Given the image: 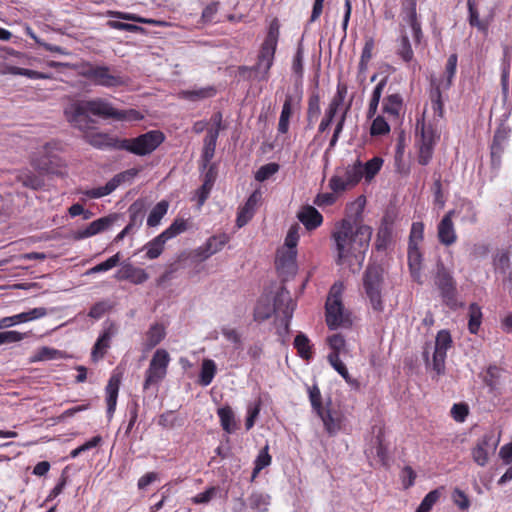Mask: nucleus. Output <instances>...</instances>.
I'll list each match as a JSON object with an SVG mask.
<instances>
[{"label":"nucleus","instance_id":"f257e3e1","mask_svg":"<svg viewBox=\"0 0 512 512\" xmlns=\"http://www.w3.org/2000/svg\"><path fill=\"white\" fill-rule=\"evenodd\" d=\"M371 236L370 226L361 224L353 230L349 220H342L332 233L337 251L336 263L348 265L353 272L359 270L369 248Z\"/></svg>","mask_w":512,"mask_h":512},{"label":"nucleus","instance_id":"f03ea898","mask_svg":"<svg viewBox=\"0 0 512 512\" xmlns=\"http://www.w3.org/2000/svg\"><path fill=\"white\" fill-rule=\"evenodd\" d=\"M91 115L103 119L119 117L116 114V108L103 98L74 101L64 109L67 122L80 131L89 130L95 125L96 121L91 118Z\"/></svg>","mask_w":512,"mask_h":512},{"label":"nucleus","instance_id":"7ed1b4c3","mask_svg":"<svg viewBox=\"0 0 512 512\" xmlns=\"http://www.w3.org/2000/svg\"><path fill=\"white\" fill-rule=\"evenodd\" d=\"M383 285L382 267L376 264L369 265L363 275V287L372 309L376 312H382L384 309L382 301Z\"/></svg>","mask_w":512,"mask_h":512},{"label":"nucleus","instance_id":"20e7f679","mask_svg":"<svg viewBox=\"0 0 512 512\" xmlns=\"http://www.w3.org/2000/svg\"><path fill=\"white\" fill-rule=\"evenodd\" d=\"M80 75L89 79L95 85L105 88H115L127 84L125 77L106 65L85 63L82 65Z\"/></svg>","mask_w":512,"mask_h":512},{"label":"nucleus","instance_id":"39448f33","mask_svg":"<svg viewBox=\"0 0 512 512\" xmlns=\"http://www.w3.org/2000/svg\"><path fill=\"white\" fill-rule=\"evenodd\" d=\"M342 290L343 285L341 283L334 284L326 301V323L331 330L351 325L349 315L345 313L341 302Z\"/></svg>","mask_w":512,"mask_h":512},{"label":"nucleus","instance_id":"423d86ee","mask_svg":"<svg viewBox=\"0 0 512 512\" xmlns=\"http://www.w3.org/2000/svg\"><path fill=\"white\" fill-rule=\"evenodd\" d=\"M165 136L159 130H151L138 137L121 139L119 150H125L138 156L152 153L164 141Z\"/></svg>","mask_w":512,"mask_h":512},{"label":"nucleus","instance_id":"0eeeda50","mask_svg":"<svg viewBox=\"0 0 512 512\" xmlns=\"http://www.w3.org/2000/svg\"><path fill=\"white\" fill-rule=\"evenodd\" d=\"M279 37V26L276 21L272 22L268 33L265 37L264 42L262 43L258 61L254 67V69L258 73H262V78L266 79L270 68L274 62V56L278 44Z\"/></svg>","mask_w":512,"mask_h":512},{"label":"nucleus","instance_id":"6e6552de","mask_svg":"<svg viewBox=\"0 0 512 512\" xmlns=\"http://www.w3.org/2000/svg\"><path fill=\"white\" fill-rule=\"evenodd\" d=\"M171 357L167 350L157 349L145 371L143 389L148 390L152 386H158L166 377Z\"/></svg>","mask_w":512,"mask_h":512},{"label":"nucleus","instance_id":"1a4fd4ad","mask_svg":"<svg viewBox=\"0 0 512 512\" xmlns=\"http://www.w3.org/2000/svg\"><path fill=\"white\" fill-rule=\"evenodd\" d=\"M362 178L361 161L357 160L344 169H337L335 175L329 181V187L334 193H340L355 187Z\"/></svg>","mask_w":512,"mask_h":512},{"label":"nucleus","instance_id":"9d476101","mask_svg":"<svg viewBox=\"0 0 512 512\" xmlns=\"http://www.w3.org/2000/svg\"><path fill=\"white\" fill-rule=\"evenodd\" d=\"M416 7V0H401L399 16L401 19V25L410 27L413 41L418 45L423 38V32Z\"/></svg>","mask_w":512,"mask_h":512},{"label":"nucleus","instance_id":"9b49d317","mask_svg":"<svg viewBox=\"0 0 512 512\" xmlns=\"http://www.w3.org/2000/svg\"><path fill=\"white\" fill-rule=\"evenodd\" d=\"M273 307L275 313L281 316V325L283 326L284 332L288 333L289 324L293 316V312L296 307V303L291 298L290 292L285 288L281 287L275 297Z\"/></svg>","mask_w":512,"mask_h":512},{"label":"nucleus","instance_id":"f8f14e48","mask_svg":"<svg viewBox=\"0 0 512 512\" xmlns=\"http://www.w3.org/2000/svg\"><path fill=\"white\" fill-rule=\"evenodd\" d=\"M439 138L436 129L432 124H426L424 121L421 124V137L419 141V164L427 165L433 156L434 146Z\"/></svg>","mask_w":512,"mask_h":512},{"label":"nucleus","instance_id":"ddd939ff","mask_svg":"<svg viewBox=\"0 0 512 512\" xmlns=\"http://www.w3.org/2000/svg\"><path fill=\"white\" fill-rule=\"evenodd\" d=\"M452 345V338L447 330H440L435 339V347L432 359L433 370L438 374H443L445 370V359L448 349Z\"/></svg>","mask_w":512,"mask_h":512},{"label":"nucleus","instance_id":"4468645a","mask_svg":"<svg viewBox=\"0 0 512 512\" xmlns=\"http://www.w3.org/2000/svg\"><path fill=\"white\" fill-rule=\"evenodd\" d=\"M435 284L439 288L444 301L448 305L453 304L455 301L456 284L451 273L441 262L437 264Z\"/></svg>","mask_w":512,"mask_h":512},{"label":"nucleus","instance_id":"2eb2a0df","mask_svg":"<svg viewBox=\"0 0 512 512\" xmlns=\"http://www.w3.org/2000/svg\"><path fill=\"white\" fill-rule=\"evenodd\" d=\"M497 442H494V436L492 433H486L478 439L476 445L471 451L474 462L483 467L489 461L490 454L496 450Z\"/></svg>","mask_w":512,"mask_h":512},{"label":"nucleus","instance_id":"dca6fc26","mask_svg":"<svg viewBox=\"0 0 512 512\" xmlns=\"http://www.w3.org/2000/svg\"><path fill=\"white\" fill-rule=\"evenodd\" d=\"M116 326L113 323L106 324L102 333L97 338L91 352V358L94 362L102 359L110 347V343L116 334Z\"/></svg>","mask_w":512,"mask_h":512},{"label":"nucleus","instance_id":"f3484780","mask_svg":"<svg viewBox=\"0 0 512 512\" xmlns=\"http://www.w3.org/2000/svg\"><path fill=\"white\" fill-rule=\"evenodd\" d=\"M396 55L407 64V66L413 71V73L420 69V66L415 59L414 52L412 49L411 42L409 40V36L405 31L401 32V35L398 40Z\"/></svg>","mask_w":512,"mask_h":512},{"label":"nucleus","instance_id":"a211bd4d","mask_svg":"<svg viewBox=\"0 0 512 512\" xmlns=\"http://www.w3.org/2000/svg\"><path fill=\"white\" fill-rule=\"evenodd\" d=\"M115 220V215H109L106 217L99 218L91 222L87 227L75 231L73 238L76 240H81L94 236L110 227Z\"/></svg>","mask_w":512,"mask_h":512},{"label":"nucleus","instance_id":"6ab92c4d","mask_svg":"<svg viewBox=\"0 0 512 512\" xmlns=\"http://www.w3.org/2000/svg\"><path fill=\"white\" fill-rule=\"evenodd\" d=\"M83 132L85 141L91 146L98 149L114 148L119 150L121 139L103 132H89V130Z\"/></svg>","mask_w":512,"mask_h":512},{"label":"nucleus","instance_id":"aec40b11","mask_svg":"<svg viewBox=\"0 0 512 512\" xmlns=\"http://www.w3.org/2000/svg\"><path fill=\"white\" fill-rule=\"evenodd\" d=\"M456 213V210H451L447 212L440 223L438 224V238L439 241L446 245L450 246L455 243L457 236L454 229V225L452 222V217Z\"/></svg>","mask_w":512,"mask_h":512},{"label":"nucleus","instance_id":"412c9836","mask_svg":"<svg viewBox=\"0 0 512 512\" xmlns=\"http://www.w3.org/2000/svg\"><path fill=\"white\" fill-rule=\"evenodd\" d=\"M129 172H123L116 174L112 179H110L104 186L89 189L83 191V194L91 199H98L104 196L111 194L116 188L125 181Z\"/></svg>","mask_w":512,"mask_h":512},{"label":"nucleus","instance_id":"4be33fe9","mask_svg":"<svg viewBox=\"0 0 512 512\" xmlns=\"http://www.w3.org/2000/svg\"><path fill=\"white\" fill-rule=\"evenodd\" d=\"M115 278L119 281L128 280L133 284H142L146 282L149 275L142 268L133 266L132 264H124L116 272Z\"/></svg>","mask_w":512,"mask_h":512},{"label":"nucleus","instance_id":"5701e85b","mask_svg":"<svg viewBox=\"0 0 512 512\" xmlns=\"http://www.w3.org/2000/svg\"><path fill=\"white\" fill-rule=\"evenodd\" d=\"M51 148V145L47 143L33 156L31 164L36 170L45 173L52 170L55 157L51 152Z\"/></svg>","mask_w":512,"mask_h":512},{"label":"nucleus","instance_id":"b1692460","mask_svg":"<svg viewBox=\"0 0 512 512\" xmlns=\"http://www.w3.org/2000/svg\"><path fill=\"white\" fill-rule=\"evenodd\" d=\"M260 199L261 194L258 191H255L250 195L244 206L238 212L236 219L238 227H243L251 220Z\"/></svg>","mask_w":512,"mask_h":512},{"label":"nucleus","instance_id":"393cba45","mask_svg":"<svg viewBox=\"0 0 512 512\" xmlns=\"http://www.w3.org/2000/svg\"><path fill=\"white\" fill-rule=\"evenodd\" d=\"M508 141V132L505 129H498L491 144V160L494 167H499L501 155Z\"/></svg>","mask_w":512,"mask_h":512},{"label":"nucleus","instance_id":"a878e982","mask_svg":"<svg viewBox=\"0 0 512 512\" xmlns=\"http://www.w3.org/2000/svg\"><path fill=\"white\" fill-rule=\"evenodd\" d=\"M408 267L412 279L421 284L422 283V262L423 256L419 247H408Z\"/></svg>","mask_w":512,"mask_h":512},{"label":"nucleus","instance_id":"bb28decb","mask_svg":"<svg viewBox=\"0 0 512 512\" xmlns=\"http://www.w3.org/2000/svg\"><path fill=\"white\" fill-rule=\"evenodd\" d=\"M298 101L292 95H286L278 122V132L286 134L289 130L290 117L294 108L298 106Z\"/></svg>","mask_w":512,"mask_h":512},{"label":"nucleus","instance_id":"cd10ccee","mask_svg":"<svg viewBox=\"0 0 512 512\" xmlns=\"http://www.w3.org/2000/svg\"><path fill=\"white\" fill-rule=\"evenodd\" d=\"M119 386H120L119 377L112 375L110 377L108 384L106 386V389H105L106 403H107V415L109 418H111L113 416L115 409H116Z\"/></svg>","mask_w":512,"mask_h":512},{"label":"nucleus","instance_id":"c85d7f7f","mask_svg":"<svg viewBox=\"0 0 512 512\" xmlns=\"http://www.w3.org/2000/svg\"><path fill=\"white\" fill-rule=\"evenodd\" d=\"M299 221L308 229L312 230L321 225L322 215L312 206H305L298 213Z\"/></svg>","mask_w":512,"mask_h":512},{"label":"nucleus","instance_id":"c756f323","mask_svg":"<svg viewBox=\"0 0 512 512\" xmlns=\"http://www.w3.org/2000/svg\"><path fill=\"white\" fill-rule=\"evenodd\" d=\"M276 267L281 273H294L296 269V251H279L276 258Z\"/></svg>","mask_w":512,"mask_h":512},{"label":"nucleus","instance_id":"7c9ffc66","mask_svg":"<svg viewBox=\"0 0 512 512\" xmlns=\"http://www.w3.org/2000/svg\"><path fill=\"white\" fill-rule=\"evenodd\" d=\"M165 335V328L162 324H152L145 334V338L143 341L144 349L147 351L151 350L165 338Z\"/></svg>","mask_w":512,"mask_h":512},{"label":"nucleus","instance_id":"2f4dec72","mask_svg":"<svg viewBox=\"0 0 512 512\" xmlns=\"http://www.w3.org/2000/svg\"><path fill=\"white\" fill-rule=\"evenodd\" d=\"M457 61H458V57L456 54H451L448 57L446 67H445V77L440 79L438 81V83L433 81L432 85L434 87H440L443 90H448L451 87L452 80L456 73Z\"/></svg>","mask_w":512,"mask_h":512},{"label":"nucleus","instance_id":"473e14b6","mask_svg":"<svg viewBox=\"0 0 512 512\" xmlns=\"http://www.w3.org/2000/svg\"><path fill=\"white\" fill-rule=\"evenodd\" d=\"M443 89L440 87H434L431 90L430 93V100H431V109L433 111L432 115V126L437 125L440 119L443 117V101L441 92Z\"/></svg>","mask_w":512,"mask_h":512},{"label":"nucleus","instance_id":"72a5a7b5","mask_svg":"<svg viewBox=\"0 0 512 512\" xmlns=\"http://www.w3.org/2000/svg\"><path fill=\"white\" fill-rule=\"evenodd\" d=\"M218 136L219 134L217 130L209 129L207 131L202 152V160L204 162V166H206L214 157Z\"/></svg>","mask_w":512,"mask_h":512},{"label":"nucleus","instance_id":"f704fd0d","mask_svg":"<svg viewBox=\"0 0 512 512\" xmlns=\"http://www.w3.org/2000/svg\"><path fill=\"white\" fill-rule=\"evenodd\" d=\"M327 359L330 365L343 377L347 384L355 388L359 386L357 380L350 377L345 364L340 359V356H337L336 353H329Z\"/></svg>","mask_w":512,"mask_h":512},{"label":"nucleus","instance_id":"c9c22d12","mask_svg":"<svg viewBox=\"0 0 512 512\" xmlns=\"http://www.w3.org/2000/svg\"><path fill=\"white\" fill-rule=\"evenodd\" d=\"M318 415L321 417L325 429L330 435L336 434L341 429V418L336 412L323 409L321 414Z\"/></svg>","mask_w":512,"mask_h":512},{"label":"nucleus","instance_id":"e433bc0d","mask_svg":"<svg viewBox=\"0 0 512 512\" xmlns=\"http://www.w3.org/2000/svg\"><path fill=\"white\" fill-rule=\"evenodd\" d=\"M217 414L220 418L222 429L228 434L236 430L235 415L229 406H224L218 409Z\"/></svg>","mask_w":512,"mask_h":512},{"label":"nucleus","instance_id":"4c0bfd02","mask_svg":"<svg viewBox=\"0 0 512 512\" xmlns=\"http://www.w3.org/2000/svg\"><path fill=\"white\" fill-rule=\"evenodd\" d=\"M217 372L216 364L211 359H204L201 365V372L199 375V383L206 387L211 384Z\"/></svg>","mask_w":512,"mask_h":512},{"label":"nucleus","instance_id":"58836bf2","mask_svg":"<svg viewBox=\"0 0 512 512\" xmlns=\"http://www.w3.org/2000/svg\"><path fill=\"white\" fill-rule=\"evenodd\" d=\"M166 242L167 240L162 234L149 241L143 248L146 250V257L151 260L158 258L162 254Z\"/></svg>","mask_w":512,"mask_h":512},{"label":"nucleus","instance_id":"ea45409f","mask_svg":"<svg viewBox=\"0 0 512 512\" xmlns=\"http://www.w3.org/2000/svg\"><path fill=\"white\" fill-rule=\"evenodd\" d=\"M392 240V227L386 221L381 224L378 229L375 246L376 249L381 251L385 250Z\"/></svg>","mask_w":512,"mask_h":512},{"label":"nucleus","instance_id":"a19ab883","mask_svg":"<svg viewBox=\"0 0 512 512\" xmlns=\"http://www.w3.org/2000/svg\"><path fill=\"white\" fill-rule=\"evenodd\" d=\"M402 108V98L399 94H391L383 101V112L397 118Z\"/></svg>","mask_w":512,"mask_h":512},{"label":"nucleus","instance_id":"79ce46f5","mask_svg":"<svg viewBox=\"0 0 512 512\" xmlns=\"http://www.w3.org/2000/svg\"><path fill=\"white\" fill-rule=\"evenodd\" d=\"M215 94L216 89L213 86H207L181 92L182 97L190 101H198L206 98H211Z\"/></svg>","mask_w":512,"mask_h":512},{"label":"nucleus","instance_id":"37998d69","mask_svg":"<svg viewBox=\"0 0 512 512\" xmlns=\"http://www.w3.org/2000/svg\"><path fill=\"white\" fill-rule=\"evenodd\" d=\"M168 207H169V204L167 201L162 200V201L158 202L148 215L147 225L149 227L158 226L161 222V219L167 213Z\"/></svg>","mask_w":512,"mask_h":512},{"label":"nucleus","instance_id":"c03bdc74","mask_svg":"<svg viewBox=\"0 0 512 512\" xmlns=\"http://www.w3.org/2000/svg\"><path fill=\"white\" fill-rule=\"evenodd\" d=\"M250 508L259 512H267L270 505V496L262 492H254L248 498Z\"/></svg>","mask_w":512,"mask_h":512},{"label":"nucleus","instance_id":"a18cd8bd","mask_svg":"<svg viewBox=\"0 0 512 512\" xmlns=\"http://www.w3.org/2000/svg\"><path fill=\"white\" fill-rule=\"evenodd\" d=\"M383 165V159L380 157H373L365 164L361 163V170L363 171V178L370 182L375 175L380 171Z\"/></svg>","mask_w":512,"mask_h":512},{"label":"nucleus","instance_id":"49530a36","mask_svg":"<svg viewBox=\"0 0 512 512\" xmlns=\"http://www.w3.org/2000/svg\"><path fill=\"white\" fill-rule=\"evenodd\" d=\"M386 83H387V80L382 79L375 86V88L372 92V95H371V99H370L369 107H368V111H367L368 118H373L375 116L379 102H380V98H381L382 92L386 86Z\"/></svg>","mask_w":512,"mask_h":512},{"label":"nucleus","instance_id":"de8ad7c7","mask_svg":"<svg viewBox=\"0 0 512 512\" xmlns=\"http://www.w3.org/2000/svg\"><path fill=\"white\" fill-rule=\"evenodd\" d=\"M294 347L297 349L301 358L309 360L312 357L310 340L305 334L299 333L295 337Z\"/></svg>","mask_w":512,"mask_h":512},{"label":"nucleus","instance_id":"09e8293b","mask_svg":"<svg viewBox=\"0 0 512 512\" xmlns=\"http://www.w3.org/2000/svg\"><path fill=\"white\" fill-rule=\"evenodd\" d=\"M17 179L23 186L34 190L40 189L43 186V179L28 170L22 171L17 176Z\"/></svg>","mask_w":512,"mask_h":512},{"label":"nucleus","instance_id":"8fccbe9b","mask_svg":"<svg viewBox=\"0 0 512 512\" xmlns=\"http://www.w3.org/2000/svg\"><path fill=\"white\" fill-rule=\"evenodd\" d=\"M482 320L481 308L476 304L472 303L469 306V321L468 329L472 334H476L480 328Z\"/></svg>","mask_w":512,"mask_h":512},{"label":"nucleus","instance_id":"3c124183","mask_svg":"<svg viewBox=\"0 0 512 512\" xmlns=\"http://www.w3.org/2000/svg\"><path fill=\"white\" fill-rule=\"evenodd\" d=\"M456 213L461 215L462 223L474 224L477 221V211L470 202L462 203Z\"/></svg>","mask_w":512,"mask_h":512},{"label":"nucleus","instance_id":"603ef678","mask_svg":"<svg viewBox=\"0 0 512 512\" xmlns=\"http://www.w3.org/2000/svg\"><path fill=\"white\" fill-rule=\"evenodd\" d=\"M214 183V177L212 175L211 170L206 173L204 183L202 186L197 190V197H198V204L199 206H202L204 202L207 200L210 191L213 187Z\"/></svg>","mask_w":512,"mask_h":512},{"label":"nucleus","instance_id":"864d4df0","mask_svg":"<svg viewBox=\"0 0 512 512\" xmlns=\"http://www.w3.org/2000/svg\"><path fill=\"white\" fill-rule=\"evenodd\" d=\"M469 23L481 31L487 30L488 23L479 19V13L475 7V0H468Z\"/></svg>","mask_w":512,"mask_h":512},{"label":"nucleus","instance_id":"5fc2aeb1","mask_svg":"<svg viewBox=\"0 0 512 512\" xmlns=\"http://www.w3.org/2000/svg\"><path fill=\"white\" fill-rule=\"evenodd\" d=\"M187 229V223L184 219H176L167 229L161 234L168 241L177 235L183 233Z\"/></svg>","mask_w":512,"mask_h":512},{"label":"nucleus","instance_id":"6e6d98bb","mask_svg":"<svg viewBox=\"0 0 512 512\" xmlns=\"http://www.w3.org/2000/svg\"><path fill=\"white\" fill-rule=\"evenodd\" d=\"M129 213L130 220L125 228L132 232L141 226L143 222V214L136 204L130 206Z\"/></svg>","mask_w":512,"mask_h":512},{"label":"nucleus","instance_id":"4d7b16f0","mask_svg":"<svg viewBox=\"0 0 512 512\" xmlns=\"http://www.w3.org/2000/svg\"><path fill=\"white\" fill-rule=\"evenodd\" d=\"M327 343L332 350L331 353H336L337 356H341L342 353L346 352V341L341 334H333L327 338Z\"/></svg>","mask_w":512,"mask_h":512},{"label":"nucleus","instance_id":"13d9d810","mask_svg":"<svg viewBox=\"0 0 512 512\" xmlns=\"http://www.w3.org/2000/svg\"><path fill=\"white\" fill-rule=\"evenodd\" d=\"M424 225L421 222H414L411 227L408 247H419L423 240Z\"/></svg>","mask_w":512,"mask_h":512},{"label":"nucleus","instance_id":"bf43d9fd","mask_svg":"<svg viewBox=\"0 0 512 512\" xmlns=\"http://www.w3.org/2000/svg\"><path fill=\"white\" fill-rule=\"evenodd\" d=\"M390 132V126L383 116H377L374 118L371 128L370 134L372 136H381Z\"/></svg>","mask_w":512,"mask_h":512},{"label":"nucleus","instance_id":"052dcab7","mask_svg":"<svg viewBox=\"0 0 512 512\" xmlns=\"http://www.w3.org/2000/svg\"><path fill=\"white\" fill-rule=\"evenodd\" d=\"M347 94V87L344 84H338L337 85V91L334 95L333 99L331 100L328 109L333 110L338 113L340 107H342L345 97Z\"/></svg>","mask_w":512,"mask_h":512},{"label":"nucleus","instance_id":"680f3d73","mask_svg":"<svg viewBox=\"0 0 512 512\" xmlns=\"http://www.w3.org/2000/svg\"><path fill=\"white\" fill-rule=\"evenodd\" d=\"M440 498V491L438 489L430 491L422 500L416 512H429L434 504Z\"/></svg>","mask_w":512,"mask_h":512},{"label":"nucleus","instance_id":"e2e57ef3","mask_svg":"<svg viewBox=\"0 0 512 512\" xmlns=\"http://www.w3.org/2000/svg\"><path fill=\"white\" fill-rule=\"evenodd\" d=\"M279 170V165L276 163H268L261 166L256 174L255 179L259 182H263L269 179L272 175H274Z\"/></svg>","mask_w":512,"mask_h":512},{"label":"nucleus","instance_id":"0e129e2a","mask_svg":"<svg viewBox=\"0 0 512 512\" xmlns=\"http://www.w3.org/2000/svg\"><path fill=\"white\" fill-rule=\"evenodd\" d=\"M27 333L10 330L0 332V346L3 344H10L20 342L27 337Z\"/></svg>","mask_w":512,"mask_h":512},{"label":"nucleus","instance_id":"69168bd1","mask_svg":"<svg viewBox=\"0 0 512 512\" xmlns=\"http://www.w3.org/2000/svg\"><path fill=\"white\" fill-rule=\"evenodd\" d=\"M273 313H275V309L273 305L264 304L263 300H259L257 306L255 308V319L258 321H263L268 319Z\"/></svg>","mask_w":512,"mask_h":512},{"label":"nucleus","instance_id":"338daca9","mask_svg":"<svg viewBox=\"0 0 512 512\" xmlns=\"http://www.w3.org/2000/svg\"><path fill=\"white\" fill-rule=\"evenodd\" d=\"M228 242V236L225 234L222 235H215L210 237L205 243L210 248L213 255L225 246V244Z\"/></svg>","mask_w":512,"mask_h":512},{"label":"nucleus","instance_id":"774afa93","mask_svg":"<svg viewBox=\"0 0 512 512\" xmlns=\"http://www.w3.org/2000/svg\"><path fill=\"white\" fill-rule=\"evenodd\" d=\"M469 408L465 403H456L451 408V416L457 422H464L468 416Z\"/></svg>","mask_w":512,"mask_h":512}]
</instances>
